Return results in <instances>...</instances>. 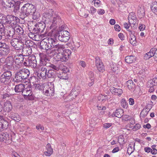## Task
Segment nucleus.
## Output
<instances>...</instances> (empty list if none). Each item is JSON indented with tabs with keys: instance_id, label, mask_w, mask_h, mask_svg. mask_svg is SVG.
I'll return each mask as SVG.
<instances>
[{
	"instance_id": "obj_1",
	"label": "nucleus",
	"mask_w": 157,
	"mask_h": 157,
	"mask_svg": "<svg viewBox=\"0 0 157 157\" xmlns=\"http://www.w3.org/2000/svg\"><path fill=\"white\" fill-rule=\"evenodd\" d=\"M36 10L35 6L32 4L28 3L25 4L21 9L20 18L22 20H27V17Z\"/></svg>"
},
{
	"instance_id": "obj_2",
	"label": "nucleus",
	"mask_w": 157,
	"mask_h": 157,
	"mask_svg": "<svg viewBox=\"0 0 157 157\" xmlns=\"http://www.w3.org/2000/svg\"><path fill=\"white\" fill-rule=\"evenodd\" d=\"M65 48V45H63V48L62 49V50L61 51L58 50H57L55 51V52L56 54V57L57 61L66 62L69 58L71 52L70 50L69 49H67L65 51H64Z\"/></svg>"
},
{
	"instance_id": "obj_3",
	"label": "nucleus",
	"mask_w": 157,
	"mask_h": 157,
	"mask_svg": "<svg viewBox=\"0 0 157 157\" xmlns=\"http://www.w3.org/2000/svg\"><path fill=\"white\" fill-rule=\"evenodd\" d=\"M29 74V71L28 69L20 70L16 73L14 79L15 82H22L27 79Z\"/></svg>"
},
{
	"instance_id": "obj_4",
	"label": "nucleus",
	"mask_w": 157,
	"mask_h": 157,
	"mask_svg": "<svg viewBox=\"0 0 157 157\" xmlns=\"http://www.w3.org/2000/svg\"><path fill=\"white\" fill-rule=\"evenodd\" d=\"M48 48L49 49H52V51H56L58 50L61 51L63 48V45L57 44L56 42L53 38L48 37Z\"/></svg>"
},
{
	"instance_id": "obj_5",
	"label": "nucleus",
	"mask_w": 157,
	"mask_h": 157,
	"mask_svg": "<svg viewBox=\"0 0 157 157\" xmlns=\"http://www.w3.org/2000/svg\"><path fill=\"white\" fill-rule=\"evenodd\" d=\"M54 36H58L60 41L65 42H67L70 38L69 33L67 31H60L58 33L55 34Z\"/></svg>"
},
{
	"instance_id": "obj_6",
	"label": "nucleus",
	"mask_w": 157,
	"mask_h": 157,
	"mask_svg": "<svg viewBox=\"0 0 157 157\" xmlns=\"http://www.w3.org/2000/svg\"><path fill=\"white\" fill-rule=\"evenodd\" d=\"M24 40L23 38H22L21 40H19L18 39L13 38L11 40L10 44L15 49L20 50L24 46Z\"/></svg>"
},
{
	"instance_id": "obj_7",
	"label": "nucleus",
	"mask_w": 157,
	"mask_h": 157,
	"mask_svg": "<svg viewBox=\"0 0 157 157\" xmlns=\"http://www.w3.org/2000/svg\"><path fill=\"white\" fill-rule=\"evenodd\" d=\"M48 59L45 56L41 57L40 59V66H46L47 67H50L52 69L55 70L56 71H58L59 70V67H57L53 64L49 63Z\"/></svg>"
},
{
	"instance_id": "obj_8",
	"label": "nucleus",
	"mask_w": 157,
	"mask_h": 157,
	"mask_svg": "<svg viewBox=\"0 0 157 157\" xmlns=\"http://www.w3.org/2000/svg\"><path fill=\"white\" fill-rule=\"evenodd\" d=\"M11 72L10 71H6L1 75L0 81L5 84H8L11 80Z\"/></svg>"
},
{
	"instance_id": "obj_9",
	"label": "nucleus",
	"mask_w": 157,
	"mask_h": 157,
	"mask_svg": "<svg viewBox=\"0 0 157 157\" xmlns=\"http://www.w3.org/2000/svg\"><path fill=\"white\" fill-rule=\"evenodd\" d=\"M22 94L24 98L27 100H32L34 99L35 96L33 94L32 89L30 87H27L24 89L22 92Z\"/></svg>"
},
{
	"instance_id": "obj_10",
	"label": "nucleus",
	"mask_w": 157,
	"mask_h": 157,
	"mask_svg": "<svg viewBox=\"0 0 157 157\" xmlns=\"http://www.w3.org/2000/svg\"><path fill=\"white\" fill-rule=\"evenodd\" d=\"M46 24L45 22H42L35 25V27L33 28V32L35 33H42L45 28Z\"/></svg>"
},
{
	"instance_id": "obj_11",
	"label": "nucleus",
	"mask_w": 157,
	"mask_h": 157,
	"mask_svg": "<svg viewBox=\"0 0 157 157\" xmlns=\"http://www.w3.org/2000/svg\"><path fill=\"white\" fill-rule=\"evenodd\" d=\"M61 22V20L60 16L57 14L54 15V17L52 19H51L49 24H50V27L51 29L54 28H56L57 25H60V22Z\"/></svg>"
},
{
	"instance_id": "obj_12",
	"label": "nucleus",
	"mask_w": 157,
	"mask_h": 157,
	"mask_svg": "<svg viewBox=\"0 0 157 157\" xmlns=\"http://www.w3.org/2000/svg\"><path fill=\"white\" fill-rule=\"evenodd\" d=\"M6 24H13L15 25L20 21L18 18L13 15H7L6 16Z\"/></svg>"
},
{
	"instance_id": "obj_13",
	"label": "nucleus",
	"mask_w": 157,
	"mask_h": 157,
	"mask_svg": "<svg viewBox=\"0 0 157 157\" xmlns=\"http://www.w3.org/2000/svg\"><path fill=\"white\" fill-rule=\"evenodd\" d=\"M95 65L98 70L103 73L105 71V69L103 63L100 58L97 56L95 58Z\"/></svg>"
},
{
	"instance_id": "obj_14",
	"label": "nucleus",
	"mask_w": 157,
	"mask_h": 157,
	"mask_svg": "<svg viewBox=\"0 0 157 157\" xmlns=\"http://www.w3.org/2000/svg\"><path fill=\"white\" fill-rule=\"evenodd\" d=\"M46 87L47 89L45 88L43 89V92L44 94L47 96H52L54 95V88L53 87H49L48 86L46 85L44 86V87Z\"/></svg>"
},
{
	"instance_id": "obj_15",
	"label": "nucleus",
	"mask_w": 157,
	"mask_h": 157,
	"mask_svg": "<svg viewBox=\"0 0 157 157\" xmlns=\"http://www.w3.org/2000/svg\"><path fill=\"white\" fill-rule=\"evenodd\" d=\"M1 131V130L0 129V131ZM10 141L8 134H6L3 132L0 134V142L8 144L10 143Z\"/></svg>"
},
{
	"instance_id": "obj_16",
	"label": "nucleus",
	"mask_w": 157,
	"mask_h": 157,
	"mask_svg": "<svg viewBox=\"0 0 157 157\" xmlns=\"http://www.w3.org/2000/svg\"><path fill=\"white\" fill-rule=\"evenodd\" d=\"M28 65L33 67H36L37 65L36 57L34 55H31L28 57Z\"/></svg>"
},
{
	"instance_id": "obj_17",
	"label": "nucleus",
	"mask_w": 157,
	"mask_h": 157,
	"mask_svg": "<svg viewBox=\"0 0 157 157\" xmlns=\"http://www.w3.org/2000/svg\"><path fill=\"white\" fill-rule=\"evenodd\" d=\"M10 48L9 46L6 44L0 48V55L2 56L7 55L10 52Z\"/></svg>"
},
{
	"instance_id": "obj_18",
	"label": "nucleus",
	"mask_w": 157,
	"mask_h": 157,
	"mask_svg": "<svg viewBox=\"0 0 157 157\" xmlns=\"http://www.w3.org/2000/svg\"><path fill=\"white\" fill-rule=\"evenodd\" d=\"M6 64L4 65V68L6 70V67L9 69L11 68L13 66L14 62V60L12 57H8L6 58Z\"/></svg>"
},
{
	"instance_id": "obj_19",
	"label": "nucleus",
	"mask_w": 157,
	"mask_h": 157,
	"mask_svg": "<svg viewBox=\"0 0 157 157\" xmlns=\"http://www.w3.org/2000/svg\"><path fill=\"white\" fill-rule=\"evenodd\" d=\"M47 69L45 66L42 67L41 68L40 72L37 74V76L40 78L45 79L47 77Z\"/></svg>"
},
{
	"instance_id": "obj_20",
	"label": "nucleus",
	"mask_w": 157,
	"mask_h": 157,
	"mask_svg": "<svg viewBox=\"0 0 157 157\" xmlns=\"http://www.w3.org/2000/svg\"><path fill=\"white\" fill-rule=\"evenodd\" d=\"M8 126V122L4 119L3 116H0V129L2 130L3 128H7Z\"/></svg>"
},
{
	"instance_id": "obj_21",
	"label": "nucleus",
	"mask_w": 157,
	"mask_h": 157,
	"mask_svg": "<svg viewBox=\"0 0 157 157\" xmlns=\"http://www.w3.org/2000/svg\"><path fill=\"white\" fill-rule=\"evenodd\" d=\"M53 11L52 10H51L48 11V12H46L45 14L44 15V16L46 18V19L45 20V22L47 24H48L49 23L51 20V19H50V18L52 17H54L52 13L53 12Z\"/></svg>"
},
{
	"instance_id": "obj_22",
	"label": "nucleus",
	"mask_w": 157,
	"mask_h": 157,
	"mask_svg": "<svg viewBox=\"0 0 157 157\" xmlns=\"http://www.w3.org/2000/svg\"><path fill=\"white\" fill-rule=\"evenodd\" d=\"M7 116L13 119L17 122H19L21 120V118L19 115L17 113L13 112L8 113Z\"/></svg>"
},
{
	"instance_id": "obj_23",
	"label": "nucleus",
	"mask_w": 157,
	"mask_h": 157,
	"mask_svg": "<svg viewBox=\"0 0 157 157\" xmlns=\"http://www.w3.org/2000/svg\"><path fill=\"white\" fill-rule=\"evenodd\" d=\"M22 49V53L23 56H28L32 53V49L30 47L23 46Z\"/></svg>"
},
{
	"instance_id": "obj_24",
	"label": "nucleus",
	"mask_w": 157,
	"mask_h": 157,
	"mask_svg": "<svg viewBox=\"0 0 157 157\" xmlns=\"http://www.w3.org/2000/svg\"><path fill=\"white\" fill-rule=\"evenodd\" d=\"M12 109V106L11 103L9 101H6L4 105V109L6 111H7L8 113Z\"/></svg>"
},
{
	"instance_id": "obj_25",
	"label": "nucleus",
	"mask_w": 157,
	"mask_h": 157,
	"mask_svg": "<svg viewBox=\"0 0 157 157\" xmlns=\"http://www.w3.org/2000/svg\"><path fill=\"white\" fill-rule=\"evenodd\" d=\"M15 2L14 0H2L3 4L6 6L10 8L14 6Z\"/></svg>"
},
{
	"instance_id": "obj_26",
	"label": "nucleus",
	"mask_w": 157,
	"mask_h": 157,
	"mask_svg": "<svg viewBox=\"0 0 157 157\" xmlns=\"http://www.w3.org/2000/svg\"><path fill=\"white\" fill-rule=\"evenodd\" d=\"M25 85L22 84H20L16 85L14 88L15 91L16 93L21 92L23 91L25 88Z\"/></svg>"
},
{
	"instance_id": "obj_27",
	"label": "nucleus",
	"mask_w": 157,
	"mask_h": 157,
	"mask_svg": "<svg viewBox=\"0 0 157 157\" xmlns=\"http://www.w3.org/2000/svg\"><path fill=\"white\" fill-rule=\"evenodd\" d=\"M128 31L130 33L129 41L130 43L133 45L136 44V36L132 33V32L130 29L128 30Z\"/></svg>"
},
{
	"instance_id": "obj_28",
	"label": "nucleus",
	"mask_w": 157,
	"mask_h": 157,
	"mask_svg": "<svg viewBox=\"0 0 157 157\" xmlns=\"http://www.w3.org/2000/svg\"><path fill=\"white\" fill-rule=\"evenodd\" d=\"M155 48H151L150 51L146 53L144 55V57L146 58V59H148L151 57L154 56L155 54Z\"/></svg>"
},
{
	"instance_id": "obj_29",
	"label": "nucleus",
	"mask_w": 157,
	"mask_h": 157,
	"mask_svg": "<svg viewBox=\"0 0 157 157\" xmlns=\"http://www.w3.org/2000/svg\"><path fill=\"white\" fill-rule=\"evenodd\" d=\"M12 29L15 31V32L17 33L19 35L22 34L24 33V31L23 29L19 25L16 24L15 26Z\"/></svg>"
},
{
	"instance_id": "obj_30",
	"label": "nucleus",
	"mask_w": 157,
	"mask_h": 157,
	"mask_svg": "<svg viewBox=\"0 0 157 157\" xmlns=\"http://www.w3.org/2000/svg\"><path fill=\"white\" fill-rule=\"evenodd\" d=\"M14 33L15 32L13 29L12 30H9L7 32L6 31L5 33V38L9 39L10 40L11 39L13 38Z\"/></svg>"
},
{
	"instance_id": "obj_31",
	"label": "nucleus",
	"mask_w": 157,
	"mask_h": 157,
	"mask_svg": "<svg viewBox=\"0 0 157 157\" xmlns=\"http://www.w3.org/2000/svg\"><path fill=\"white\" fill-rule=\"evenodd\" d=\"M24 60L23 56L20 54L15 58L14 60V63L17 65H19L22 63L23 62Z\"/></svg>"
},
{
	"instance_id": "obj_32",
	"label": "nucleus",
	"mask_w": 157,
	"mask_h": 157,
	"mask_svg": "<svg viewBox=\"0 0 157 157\" xmlns=\"http://www.w3.org/2000/svg\"><path fill=\"white\" fill-rule=\"evenodd\" d=\"M77 89L75 88L72 89L68 97L69 98H71L72 100L73 99H74L76 97L78 94V92L76 91Z\"/></svg>"
},
{
	"instance_id": "obj_33",
	"label": "nucleus",
	"mask_w": 157,
	"mask_h": 157,
	"mask_svg": "<svg viewBox=\"0 0 157 157\" xmlns=\"http://www.w3.org/2000/svg\"><path fill=\"white\" fill-rule=\"evenodd\" d=\"M136 61V57L134 56H126L125 57V62L128 63H131Z\"/></svg>"
},
{
	"instance_id": "obj_34",
	"label": "nucleus",
	"mask_w": 157,
	"mask_h": 157,
	"mask_svg": "<svg viewBox=\"0 0 157 157\" xmlns=\"http://www.w3.org/2000/svg\"><path fill=\"white\" fill-rule=\"evenodd\" d=\"M89 12L88 10L82 9L80 10L79 13L81 16L86 18L88 16Z\"/></svg>"
},
{
	"instance_id": "obj_35",
	"label": "nucleus",
	"mask_w": 157,
	"mask_h": 157,
	"mask_svg": "<svg viewBox=\"0 0 157 157\" xmlns=\"http://www.w3.org/2000/svg\"><path fill=\"white\" fill-rule=\"evenodd\" d=\"M138 16L140 18H142L144 15V7H139L138 10Z\"/></svg>"
},
{
	"instance_id": "obj_36",
	"label": "nucleus",
	"mask_w": 157,
	"mask_h": 157,
	"mask_svg": "<svg viewBox=\"0 0 157 157\" xmlns=\"http://www.w3.org/2000/svg\"><path fill=\"white\" fill-rule=\"evenodd\" d=\"M115 113L116 117L120 118L123 115L124 111L122 109H117L116 110Z\"/></svg>"
},
{
	"instance_id": "obj_37",
	"label": "nucleus",
	"mask_w": 157,
	"mask_h": 157,
	"mask_svg": "<svg viewBox=\"0 0 157 157\" xmlns=\"http://www.w3.org/2000/svg\"><path fill=\"white\" fill-rule=\"evenodd\" d=\"M111 90L114 92L115 95H119L122 94L123 91L121 89H117L114 87L111 88Z\"/></svg>"
},
{
	"instance_id": "obj_38",
	"label": "nucleus",
	"mask_w": 157,
	"mask_h": 157,
	"mask_svg": "<svg viewBox=\"0 0 157 157\" xmlns=\"http://www.w3.org/2000/svg\"><path fill=\"white\" fill-rule=\"evenodd\" d=\"M47 44L46 41L44 40V39L40 42V46L41 48L44 50H48L49 49L48 48V46H47Z\"/></svg>"
},
{
	"instance_id": "obj_39",
	"label": "nucleus",
	"mask_w": 157,
	"mask_h": 157,
	"mask_svg": "<svg viewBox=\"0 0 157 157\" xmlns=\"http://www.w3.org/2000/svg\"><path fill=\"white\" fill-rule=\"evenodd\" d=\"M6 16L4 14H0V24L2 25L6 24Z\"/></svg>"
},
{
	"instance_id": "obj_40",
	"label": "nucleus",
	"mask_w": 157,
	"mask_h": 157,
	"mask_svg": "<svg viewBox=\"0 0 157 157\" xmlns=\"http://www.w3.org/2000/svg\"><path fill=\"white\" fill-rule=\"evenodd\" d=\"M20 1H17L16 2H15L14 4V6L12 7L13 8V11L14 13H17L18 12L19 9V5Z\"/></svg>"
},
{
	"instance_id": "obj_41",
	"label": "nucleus",
	"mask_w": 157,
	"mask_h": 157,
	"mask_svg": "<svg viewBox=\"0 0 157 157\" xmlns=\"http://www.w3.org/2000/svg\"><path fill=\"white\" fill-rule=\"evenodd\" d=\"M149 110L146 108H144L140 113V116L141 117H144L147 114Z\"/></svg>"
},
{
	"instance_id": "obj_42",
	"label": "nucleus",
	"mask_w": 157,
	"mask_h": 157,
	"mask_svg": "<svg viewBox=\"0 0 157 157\" xmlns=\"http://www.w3.org/2000/svg\"><path fill=\"white\" fill-rule=\"evenodd\" d=\"M127 85L129 89H132L135 87V84L132 80H129L127 82Z\"/></svg>"
},
{
	"instance_id": "obj_43",
	"label": "nucleus",
	"mask_w": 157,
	"mask_h": 157,
	"mask_svg": "<svg viewBox=\"0 0 157 157\" xmlns=\"http://www.w3.org/2000/svg\"><path fill=\"white\" fill-rule=\"evenodd\" d=\"M54 69H51L48 70V72H47V76L48 78H51L52 77H54L56 73V71H54Z\"/></svg>"
},
{
	"instance_id": "obj_44",
	"label": "nucleus",
	"mask_w": 157,
	"mask_h": 157,
	"mask_svg": "<svg viewBox=\"0 0 157 157\" xmlns=\"http://www.w3.org/2000/svg\"><path fill=\"white\" fill-rule=\"evenodd\" d=\"M31 14L32 15V18L34 20L38 19L40 17V15L39 13L37 11H35L33 12Z\"/></svg>"
},
{
	"instance_id": "obj_45",
	"label": "nucleus",
	"mask_w": 157,
	"mask_h": 157,
	"mask_svg": "<svg viewBox=\"0 0 157 157\" xmlns=\"http://www.w3.org/2000/svg\"><path fill=\"white\" fill-rule=\"evenodd\" d=\"M128 17L129 21L131 19L134 20H136V15L135 13L133 12H132L129 13Z\"/></svg>"
},
{
	"instance_id": "obj_46",
	"label": "nucleus",
	"mask_w": 157,
	"mask_h": 157,
	"mask_svg": "<svg viewBox=\"0 0 157 157\" xmlns=\"http://www.w3.org/2000/svg\"><path fill=\"white\" fill-rule=\"evenodd\" d=\"M121 106L124 108L126 109L128 106V104L125 99H122L121 101Z\"/></svg>"
},
{
	"instance_id": "obj_47",
	"label": "nucleus",
	"mask_w": 157,
	"mask_h": 157,
	"mask_svg": "<svg viewBox=\"0 0 157 157\" xmlns=\"http://www.w3.org/2000/svg\"><path fill=\"white\" fill-rule=\"evenodd\" d=\"M37 33H35L33 32L32 30V32H30L29 33V36L30 38H32L33 39L36 40V38L38 36L36 35V34Z\"/></svg>"
},
{
	"instance_id": "obj_48",
	"label": "nucleus",
	"mask_w": 157,
	"mask_h": 157,
	"mask_svg": "<svg viewBox=\"0 0 157 157\" xmlns=\"http://www.w3.org/2000/svg\"><path fill=\"white\" fill-rule=\"evenodd\" d=\"M6 31L5 27L3 25L1 24L0 25V32L2 33H5Z\"/></svg>"
},
{
	"instance_id": "obj_49",
	"label": "nucleus",
	"mask_w": 157,
	"mask_h": 157,
	"mask_svg": "<svg viewBox=\"0 0 157 157\" xmlns=\"http://www.w3.org/2000/svg\"><path fill=\"white\" fill-rule=\"evenodd\" d=\"M112 125V123H105L103 124V127L105 129H107L110 127Z\"/></svg>"
},
{
	"instance_id": "obj_50",
	"label": "nucleus",
	"mask_w": 157,
	"mask_h": 157,
	"mask_svg": "<svg viewBox=\"0 0 157 157\" xmlns=\"http://www.w3.org/2000/svg\"><path fill=\"white\" fill-rule=\"evenodd\" d=\"M89 75L90 80H92L94 79V75L93 72L90 71L89 72Z\"/></svg>"
},
{
	"instance_id": "obj_51",
	"label": "nucleus",
	"mask_w": 157,
	"mask_h": 157,
	"mask_svg": "<svg viewBox=\"0 0 157 157\" xmlns=\"http://www.w3.org/2000/svg\"><path fill=\"white\" fill-rule=\"evenodd\" d=\"M141 127L140 124H136L133 127V129L134 131H136L139 129Z\"/></svg>"
},
{
	"instance_id": "obj_52",
	"label": "nucleus",
	"mask_w": 157,
	"mask_h": 157,
	"mask_svg": "<svg viewBox=\"0 0 157 157\" xmlns=\"http://www.w3.org/2000/svg\"><path fill=\"white\" fill-rule=\"evenodd\" d=\"M32 43L29 40H26L25 42V44L26 46V47H30L32 46Z\"/></svg>"
},
{
	"instance_id": "obj_53",
	"label": "nucleus",
	"mask_w": 157,
	"mask_h": 157,
	"mask_svg": "<svg viewBox=\"0 0 157 157\" xmlns=\"http://www.w3.org/2000/svg\"><path fill=\"white\" fill-rule=\"evenodd\" d=\"M152 5L151 6V8L152 11L153 10H155V9L157 8V4L156 2H154L152 3Z\"/></svg>"
},
{
	"instance_id": "obj_54",
	"label": "nucleus",
	"mask_w": 157,
	"mask_h": 157,
	"mask_svg": "<svg viewBox=\"0 0 157 157\" xmlns=\"http://www.w3.org/2000/svg\"><path fill=\"white\" fill-rule=\"evenodd\" d=\"M94 2V4L95 6L98 7L100 5V3L101 2L98 0H93V2Z\"/></svg>"
},
{
	"instance_id": "obj_55",
	"label": "nucleus",
	"mask_w": 157,
	"mask_h": 157,
	"mask_svg": "<svg viewBox=\"0 0 157 157\" xmlns=\"http://www.w3.org/2000/svg\"><path fill=\"white\" fill-rule=\"evenodd\" d=\"M99 15H102L105 13V11L102 9H99L97 11Z\"/></svg>"
},
{
	"instance_id": "obj_56",
	"label": "nucleus",
	"mask_w": 157,
	"mask_h": 157,
	"mask_svg": "<svg viewBox=\"0 0 157 157\" xmlns=\"http://www.w3.org/2000/svg\"><path fill=\"white\" fill-rule=\"evenodd\" d=\"M101 96H102L101 98H100L101 97V96L99 97L98 98V100L99 101H104V100L105 101V99H108V98L107 97V96H106V95L104 97H104H103V96L101 95Z\"/></svg>"
},
{
	"instance_id": "obj_57",
	"label": "nucleus",
	"mask_w": 157,
	"mask_h": 157,
	"mask_svg": "<svg viewBox=\"0 0 157 157\" xmlns=\"http://www.w3.org/2000/svg\"><path fill=\"white\" fill-rule=\"evenodd\" d=\"M114 28L115 31L119 32L121 30V27L118 25L116 24L115 25Z\"/></svg>"
},
{
	"instance_id": "obj_58",
	"label": "nucleus",
	"mask_w": 157,
	"mask_h": 157,
	"mask_svg": "<svg viewBox=\"0 0 157 157\" xmlns=\"http://www.w3.org/2000/svg\"><path fill=\"white\" fill-rule=\"evenodd\" d=\"M96 11V9L93 6H91L90 8V13L92 14H93Z\"/></svg>"
},
{
	"instance_id": "obj_59",
	"label": "nucleus",
	"mask_w": 157,
	"mask_h": 157,
	"mask_svg": "<svg viewBox=\"0 0 157 157\" xmlns=\"http://www.w3.org/2000/svg\"><path fill=\"white\" fill-rule=\"evenodd\" d=\"M98 109L99 110H105L106 109V107L105 106L102 105H98L97 106Z\"/></svg>"
},
{
	"instance_id": "obj_60",
	"label": "nucleus",
	"mask_w": 157,
	"mask_h": 157,
	"mask_svg": "<svg viewBox=\"0 0 157 157\" xmlns=\"http://www.w3.org/2000/svg\"><path fill=\"white\" fill-rule=\"evenodd\" d=\"M122 119L125 121H127L129 119V116L128 115H125L122 116Z\"/></svg>"
},
{
	"instance_id": "obj_61",
	"label": "nucleus",
	"mask_w": 157,
	"mask_h": 157,
	"mask_svg": "<svg viewBox=\"0 0 157 157\" xmlns=\"http://www.w3.org/2000/svg\"><path fill=\"white\" fill-rule=\"evenodd\" d=\"M134 148H130L128 147L127 153L128 155H130L134 151Z\"/></svg>"
},
{
	"instance_id": "obj_62",
	"label": "nucleus",
	"mask_w": 157,
	"mask_h": 157,
	"mask_svg": "<svg viewBox=\"0 0 157 157\" xmlns=\"http://www.w3.org/2000/svg\"><path fill=\"white\" fill-rule=\"evenodd\" d=\"M36 128L37 130H39V129H40L42 131L44 130V127L43 126H41L40 124L37 125L36 126Z\"/></svg>"
},
{
	"instance_id": "obj_63",
	"label": "nucleus",
	"mask_w": 157,
	"mask_h": 157,
	"mask_svg": "<svg viewBox=\"0 0 157 157\" xmlns=\"http://www.w3.org/2000/svg\"><path fill=\"white\" fill-rule=\"evenodd\" d=\"M42 86L39 84H36L35 86V88L38 90H41Z\"/></svg>"
},
{
	"instance_id": "obj_64",
	"label": "nucleus",
	"mask_w": 157,
	"mask_h": 157,
	"mask_svg": "<svg viewBox=\"0 0 157 157\" xmlns=\"http://www.w3.org/2000/svg\"><path fill=\"white\" fill-rule=\"evenodd\" d=\"M151 153L152 154H156L157 153V150L155 148H153L151 150Z\"/></svg>"
}]
</instances>
